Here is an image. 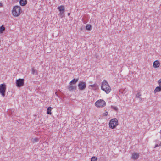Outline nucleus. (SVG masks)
<instances>
[{"label":"nucleus","instance_id":"obj_1","mask_svg":"<svg viewBox=\"0 0 161 161\" xmlns=\"http://www.w3.org/2000/svg\"><path fill=\"white\" fill-rule=\"evenodd\" d=\"M101 88L102 90L104 91L107 94L109 93L111 90V89L108 82L105 80L102 82Z\"/></svg>","mask_w":161,"mask_h":161},{"label":"nucleus","instance_id":"obj_2","mask_svg":"<svg viewBox=\"0 0 161 161\" xmlns=\"http://www.w3.org/2000/svg\"><path fill=\"white\" fill-rule=\"evenodd\" d=\"M21 12V7L18 5H16L14 7L12 10V15L15 17L19 16Z\"/></svg>","mask_w":161,"mask_h":161},{"label":"nucleus","instance_id":"obj_3","mask_svg":"<svg viewBox=\"0 0 161 161\" xmlns=\"http://www.w3.org/2000/svg\"><path fill=\"white\" fill-rule=\"evenodd\" d=\"M118 125V120L115 118L111 120L109 123V126L111 128L113 129L115 128Z\"/></svg>","mask_w":161,"mask_h":161},{"label":"nucleus","instance_id":"obj_4","mask_svg":"<svg viewBox=\"0 0 161 161\" xmlns=\"http://www.w3.org/2000/svg\"><path fill=\"white\" fill-rule=\"evenodd\" d=\"M106 104L105 101L103 100H99L95 103V105L97 107L102 108L104 107Z\"/></svg>","mask_w":161,"mask_h":161},{"label":"nucleus","instance_id":"obj_5","mask_svg":"<svg viewBox=\"0 0 161 161\" xmlns=\"http://www.w3.org/2000/svg\"><path fill=\"white\" fill-rule=\"evenodd\" d=\"M6 89V86L5 84H3L0 85V93L3 97L5 96Z\"/></svg>","mask_w":161,"mask_h":161},{"label":"nucleus","instance_id":"obj_6","mask_svg":"<svg viewBox=\"0 0 161 161\" xmlns=\"http://www.w3.org/2000/svg\"><path fill=\"white\" fill-rule=\"evenodd\" d=\"M24 80L23 79H19L16 81V86L18 87H20L24 85Z\"/></svg>","mask_w":161,"mask_h":161},{"label":"nucleus","instance_id":"obj_7","mask_svg":"<svg viewBox=\"0 0 161 161\" xmlns=\"http://www.w3.org/2000/svg\"><path fill=\"white\" fill-rule=\"evenodd\" d=\"M78 86L79 90H83L86 88V84L85 82L80 81L78 84Z\"/></svg>","mask_w":161,"mask_h":161},{"label":"nucleus","instance_id":"obj_8","mask_svg":"<svg viewBox=\"0 0 161 161\" xmlns=\"http://www.w3.org/2000/svg\"><path fill=\"white\" fill-rule=\"evenodd\" d=\"M76 88V86L75 85H73L72 84H70L68 86V89L69 91H73L74 90H75Z\"/></svg>","mask_w":161,"mask_h":161},{"label":"nucleus","instance_id":"obj_9","mask_svg":"<svg viewBox=\"0 0 161 161\" xmlns=\"http://www.w3.org/2000/svg\"><path fill=\"white\" fill-rule=\"evenodd\" d=\"M160 65V63L158 60H156L153 63V66L155 68H158Z\"/></svg>","mask_w":161,"mask_h":161},{"label":"nucleus","instance_id":"obj_10","mask_svg":"<svg viewBox=\"0 0 161 161\" xmlns=\"http://www.w3.org/2000/svg\"><path fill=\"white\" fill-rule=\"evenodd\" d=\"M139 156L138 153H134L132 154L131 158L134 160L137 159L139 158Z\"/></svg>","mask_w":161,"mask_h":161},{"label":"nucleus","instance_id":"obj_11","mask_svg":"<svg viewBox=\"0 0 161 161\" xmlns=\"http://www.w3.org/2000/svg\"><path fill=\"white\" fill-rule=\"evenodd\" d=\"M20 4L22 6H25L27 4V0H20Z\"/></svg>","mask_w":161,"mask_h":161},{"label":"nucleus","instance_id":"obj_12","mask_svg":"<svg viewBox=\"0 0 161 161\" xmlns=\"http://www.w3.org/2000/svg\"><path fill=\"white\" fill-rule=\"evenodd\" d=\"M58 9L60 11H64V5H61L58 7Z\"/></svg>","mask_w":161,"mask_h":161},{"label":"nucleus","instance_id":"obj_13","mask_svg":"<svg viewBox=\"0 0 161 161\" xmlns=\"http://www.w3.org/2000/svg\"><path fill=\"white\" fill-rule=\"evenodd\" d=\"M78 81V79H73L69 83L70 84H75Z\"/></svg>","mask_w":161,"mask_h":161},{"label":"nucleus","instance_id":"obj_14","mask_svg":"<svg viewBox=\"0 0 161 161\" xmlns=\"http://www.w3.org/2000/svg\"><path fill=\"white\" fill-rule=\"evenodd\" d=\"M161 91V86L157 87L154 90V92L156 93L157 92Z\"/></svg>","mask_w":161,"mask_h":161},{"label":"nucleus","instance_id":"obj_15","mask_svg":"<svg viewBox=\"0 0 161 161\" xmlns=\"http://www.w3.org/2000/svg\"><path fill=\"white\" fill-rule=\"evenodd\" d=\"M31 73L33 75H36L37 74V72L34 68H32L31 69Z\"/></svg>","mask_w":161,"mask_h":161},{"label":"nucleus","instance_id":"obj_16","mask_svg":"<svg viewBox=\"0 0 161 161\" xmlns=\"http://www.w3.org/2000/svg\"><path fill=\"white\" fill-rule=\"evenodd\" d=\"M53 108H51L50 107H48L47 110V114L51 115L52 114V113L51 112V109Z\"/></svg>","mask_w":161,"mask_h":161},{"label":"nucleus","instance_id":"obj_17","mask_svg":"<svg viewBox=\"0 0 161 161\" xmlns=\"http://www.w3.org/2000/svg\"><path fill=\"white\" fill-rule=\"evenodd\" d=\"M141 96V94L140 92H138L137 94L136 95V98H139L141 101L142 100V99L140 97Z\"/></svg>","mask_w":161,"mask_h":161},{"label":"nucleus","instance_id":"obj_18","mask_svg":"<svg viewBox=\"0 0 161 161\" xmlns=\"http://www.w3.org/2000/svg\"><path fill=\"white\" fill-rule=\"evenodd\" d=\"M89 86H91L93 88L94 90H96V89L98 87L97 85L96 84L90 85Z\"/></svg>","mask_w":161,"mask_h":161},{"label":"nucleus","instance_id":"obj_19","mask_svg":"<svg viewBox=\"0 0 161 161\" xmlns=\"http://www.w3.org/2000/svg\"><path fill=\"white\" fill-rule=\"evenodd\" d=\"M64 11H60L59 15L61 18H62L64 15Z\"/></svg>","mask_w":161,"mask_h":161},{"label":"nucleus","instance_id":"obj_20","mask_svg":"<svg viewBox=\"0 0 161 161\" xmlns=\"http://www.w3.org/2000/svg\"><path fill=\"white\" fill-rule=\"evenodd\" d=\"M91 28V26L90 25L87 24L86 26V29L88 30H90Z\"/></svg>","mask_w":161,"mask_h":161},{"label":"nucleus","instance_id":"obj_21","mask_svg":"<svg viewBox=\"0 0 161 161\" xmlns=\"http://www.w3.org/2000/svg\"><path fill=\"white\" fill-rule=\"evenodd\" d=\"M5 30V28L2 25V26L0 27V33H2Z\"/></svg>","mask_w":161,"mask_h":161},{"label":"nucleus","instance_id":"obj_22","mask_svg":"<svg viewBox=\"0 0 161 161\" xmlns=\"http://www.w3.org/2000/svg\"><path fill=\"white\" fill-rule=\"evenodd\" d=\"M39 141V139L38 138H34V139H33L31 141H32V142L34 143L35 142H37Z\"/></svg>","mask_w":161,"mask_h":161},{"label":"nucleus","instance_id":"obj_23","mask_svg":"<svg viewBox=\"0 0 161 161\" xmlns=\"http://www.w3.org/2000/svg\"><path fill=\"white\" fill-rule=\"evenodd\" d=\"M97 158L95 157H93L91 158V161H97Z\"/></svg>","mask_w":161,"mask_h":161},{"label":"nucleus","instance_id":"obj_24","mask_svg":"<svg viewBox=\"0 0 161 161\" xmlns=\"http://www.w3.org/2000/svg\"><path fill=\"white\" fill-rule=\"evenodd\" d=\"M112 108L114 109V110H115V111H117L118 110V108H117V107H115V106H112Z\"/></svg>","mask_w":161,"mask_h":161},{"label":"nucleus","instance_id":"obj_25","mask_svg":"<svg viewBox=\"0 0 161 161\" xmlns=\"http://www.w3.org/2000/svg\"><path fill=\"white\" fill-rule=\"evenodd\" d=\"M161 146V145L160 144H156L155 145V146L154 147V148H156V147H159V146Z\"/></svg>","mask_w":161,"mask_h":161},{"label":"nucleus","instance_id":"obj_26","mask_svg":"<svg viewBox=\"0 0 161 161\" xmlns=\"http://www.w3.org/2000/svg\"><path fill=\"white\" fill-rule=\"evenodd\" d=\"M158 83L159 84V86H161V79H160L158 81Z\"/></svg>","mask_w":161,"mask_h":161},{"label":"nucleus","instance_id":"obj_27","mask_svg":"<svg viewBox=\"0 0 161 161\" xmlns=\"http://www.w3.org/2000/svg\"><path fill=\"white\" fill-rule=\"evenodd\" d=\"M70 15V13H68V15L69 16V15Z\"/></svg>","mask_w":161,"mask_h":161},{"label":"nucleus","instance_id":"obj_28","mask_svg":"<svg viewBox=\"0 0 161 161\" xmlns=\"http://www.w3.org/2000/svg\"><path fill=\"white\" fill-rule=\"evenodd\" d=\"M2 3H0V7L2 6Z\"/></svg>","mask_w":161,"mask_h":161}]
</instances>
